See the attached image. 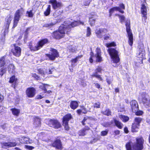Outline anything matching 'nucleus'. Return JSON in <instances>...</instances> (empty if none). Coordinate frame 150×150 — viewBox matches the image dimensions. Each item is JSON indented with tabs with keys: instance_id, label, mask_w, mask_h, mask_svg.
I'll return each mask as SVG.
<instances>
[{
	"instance_id": "61",
	"label": "nucleus",
	"mask_w": 150,
	"mask_h": 150,
	"mask_svg": "<svg viewBox=\"0 0 150 150\" xmlns=\"http://www.w3.org/2000/svg\"><path fill=\"white\" fill-rule=\"evenodd\" d=\"M69 51L70 52H74L76 51V50L75 47H70L69 49Z\"/></svg>"
},
{
	"instance_id": "6",
	"label": "nucleus",
	"mask_w": 150,
	"mask_h": 150,
	"mask_svg": "<svg viewBox=\"0 0 150 150\" xmlns=\"http://www.w3.org/2000/svg\"><path fill=\"white\" fill-rule=\"evenodd\" d=\"M23 12L24 10L22 8L18 9L16 11L14 14L13 28H14L16 26L20 18L23 15Z\"/></svg>"
},
{
	"instance_id": "47",
	"label": "nucleus",
	"mask_w": 150,
	"mask_h": 150,
	"mask_svg": "<svg viewBox=\"0 0 150 150\" xmlns=\"http://www.w3.org/2000/svg\"><path fill=\"white\" fill-rule=\"evenodd\" d=\"M131 143L129 142L126 144V147L127 150H132L131 146Z\"/></svg>"
},
{
	"instance_id": "27",
	"label": "nucleus",
	"mask_w": 150,
	"mask_h": 150,
	"mask_svg": "<svg viewBox=\"0 0 150 150\" xmlns=\"http://www.w3.org/2000/svg\"><path fill=\"white\" fill-rule=\"evenodd\" d=\"M72 118V117L71 114H67L63 117V122H64L65 121L66 122H68Z\"/></svg>"
},
{
	"instance_id": "43",
	"label": "nucleus",
	"mask_w": 150,
	"mask_h": 150,
	"mask_svg": "<svg viewBox=\"0 0 150 150\" xmlns=\"http://www.w3.org/2000/svg\"><path fill=\"white\" fill-rule=\"evenodd\" d=\"M6 71V68H2L0 69V75L2 76Z\"/></svg>"
},
{
	"instance_id": "8",
	"label": "nucleus",
	"mask_w": 150,
	"mask_h": 150,
	"mask_svg": "<svg viewBox=\"0 0 150 150\" xmlns=\"http://www.w3.org/2000/svg\"><path fill=\"white\" fill-rule=\"evenodd\" d=\"M137 143L134 145L133 147L137 150H142L143 149V144L144 140L143 138L140 137L136 139Z\"/></svg>"
},
{
	"instance_id": "64",
	"label": "nucleus",
	"mask_w": 150,
	"mask_h": 150,
	"mask_svg": "<svg viewBox=\"0 0 150 150\" xmlns=\"http://www.w3.org/2000/svg\"><path fill=\"white\" fill-rule=\"evenodd\" d=\"M98 140V139L97 138H94L92 140H91L90 143L91 144L94 143L95 142H96Z\"/></svg>"
},
{
	"instance_id": "24",
	"label": "nucleus",
	"mask_w": 150,
	"mask_h": 150,
	"mask_svg": "<svg viewBox=\"0 0 150 150\" xmlns=\"http://www.w3.org/2000/svg\"><path fill=\"white\" fill-rule=\"evenodd\" d=\"M118 11L120 13H124V11L121 10L119 7H113L110 9L109 11V16H111L112 14L115 11Z\"/></svg>"
},
{
	"instance_id": "28",
	"label": "nucleus",
	"mask_w": 150,
	"mask_h": 150,
	"mask_svg": "<svg viewBox=\"0 0 150 150\" xmlns=\"http://www.w3.org/2000/svg\"><path fill=\"white\" fill-rule=\"evenodd\" d=\"M13 114L16 116H18L20 112V110L19 109H17L15 108H12L11 109Z\"/></svg>"
},
{
	"instance_id": "46",
	"label": "nucleus",
	"mask_w": 150,
	"mask_h": 150,
	"mask_svg": "<svg viewBox=\"0 0 150 150\" xmlns=\"http://www.w3.org/2000/svg\"><path fill=\"white\" fill-rule=\"evenodd\" d=\"M26 16L29 17H32L33 16L32 10H31L30 11H27Z\"/></svg>"
},
{
	"instance_id": "54",
	"label": "nucleus",
	"mask_w": 150,
	"mask_h": 150,
	"mask_svg": "<svg viewBox=\"0 0 150 150\" xmlns=\"http://www.w3.org/2000/svg\"><path fill=\"white\" fill-rule=\"evenodd\" d=\"M91 2V0H85L84 1L83 4L85 6H88L89 4Z\"/></svg>"
},
{
	"instance_id": "51",
	"label": "nucleus",
	"mask_w": 150,
	"mask_h": 150,
	"mask_svg": "<svg viewBox=\"0 0 150 150\" xmlns=\"http://www.w3.org/2000/svg\"><path fill=\"white\" fill-rule=\"evenodd\" d=\"M112 81V79L110 77H108L106 79L107 82L108 84H110L111 83Z\"/></svg>"
},
{
	"instance_id": "37",
	"label": "nucleus",
	"mask_w": 150,
	"mask_h": 150,
	"mask_svg": "<svg viewBox=\"0 0 150 150\" xmlns=\"http://www.w3.org/2000/svg\"><path fill=\"white\" fill-rule=\"evenodd\" d=\"M49 86V85L46 84L42 83L40 85L39 88L44 91V93H46V92L47 91L46 88V86Z\"/></svg>"
},
{
	"instance_id": "23",
	"label": "nucleus",
	"mask_w": 150,
	"mask_h": 150,
	"mask_svg": "<svg viewBox=\"0 0 150 150\" xmlns=\"http://www.w3.org/2000/svg\"><path fill=\"white\" fill-rule=\"evenodd\" d=\"M33 125L35 127H40L41 125V120L38 117H35L34 118Z\"/></svg>"
},
{
	"instance_id": "34",
	"label": "nucleus",
	"mask_w": 150,
	"mask_h": 150,
	"mask_svg": "<svg viewBox=\"0 0 150 150\" xmlns=\"http://www.w3.org/2000/svg\"><path fill=\"white\" fill-rule=\"evenodd\" d=\"M48 41L47 39H44L40 40L38 43V46L37 47H42L45 44L47 43Z\"/></svg>"
},
{
	"instance_id": "4",
	"label": "nucleus",
	"mask_w": 150,
	"mask_h": 150,
	"mask_svg": "<svg viewBox=\"0 0 150 150\" xmlns=\"http://www.w3.org/2000/svg\"><path fill=\"white\" fill-rule=\"evenodd\" d=\"M139 99L145 106H148L150 104V99L149 95L146 93H140Z\"/></svg>"
},
{
	"instance_id": "48",
	"label": "nucleus",
	"mask_w": 150,
	"mask_h": 150,
	"mask_svg": "<svg viewBox=\"0 0 150 150\" xmlns=\"http://www.w3.org/2000/svg\"><path fill=\"white\" fill-rule=\"evenodd\" d=\"M116 15L118 16H119L121 23H122L123 22L125 21V17L124 16H121L119 14H116Z\"/></svg>"
},
{
	"instance_id": "11",
	"label": "nucleus",
	"mask_w": 150,
	"mask_h": 150,
	"mask_svg": "<svg viewBox=\"0 0 150 150\" xmlns=\"http://www.w3.org/2000/svg\"><path fill=\"white\" fill-rule=\"evenodd\" d=\"M48 125L55 129H58L61 127L59 123L57 120H49Z\"/></svg>"
},
{
	"instance_id": "57",
	"label": "nucleus",
	"mask_w": 150,
	"mask_h": 150,
	"mask_svg": "<svg viewBox=\"0 0 150 150\" xmlns=\"http://www.w3.org/2000/svg\"><path fill=\"white\" fill-rule=\"evenodd\" d=\"M90 118V117H84L83 119V121H82V123L83 125H85L84 122L88 119H89Z\"/></svg>"
},
{
	"instance_id": "18",
	"label": "nucleus",
	"mask_w": 150,
	"mask_h": 150,
	"mask_svg": "<svg viewBox=\"0 0 150 150\" xmlns=\"http://www.w3.org/2000/svg\"><path fill=\"white\" fill-rule=\"evenodd\" d=\"M12 17L10 15L7 16L5 19V25L6 29H8L9 25L12 19Z\"/></svg>"
},
{
	"instance_id": "35",
	"label": "nucleus",
	"mask_w": 150,
	"mask_h": 150,
	"mask_svg": "<svg viewBox=\"0 0 150 150\" xmlns=\"http://www.w3.org/2000/svg\"><path fill=\"white\" fill-rule=\"evenodd\" d=\"M5 56L1 57L0 59V67H1L5 65L6 63L5 61Z\"/></svg>"
},
{
	"instance_id": "31",
	"label": "nucleus",
	"mask_w": 150,
	"mask_h": 150,
	"mask_svg": "<svg viewBox=\"0 0 150 150\" xmlns=\"http://www.w3.org/2000/svg\"><path fill=\"white\" fill-rule=\"evenodd\" d=\"M119 117L124 122H126L129 120V117H128L121 115H119Z\"/></svg>"
},
{
	"instance_id": "52",
	"label": "nucleus",
	"mask_w": 150,
	"mask_h": 150,
	"mask_svg": "<svg viewBox=\"0 0 150 150\" xmlns=\"http://www.w3.org/2000/svg\"><path fill=\"white\" fill-rule=\"evenodd\" d=\"M93 107L94 108H99L100 107V103L99 102L96 103L94 104Z\"/></svg>"
},
{
	"instance_id": "26",
	"label": "nucleus",
	"mask_w": 150,
	"mask_h": 150,
	"mask_svg": "<svg viewBox=\"0 0 150 150\" xmlns=\"http://www.w3.org/2000/svg\"><path fill=\"white\" fill-rule=\"evenodd\" d=\"M78 103L77 102L75 101H72L70 103V106L72 109L75 110L78 106Z\"/></svg>"
},
{
	"instance_id": "42",
	"label": "nucleus",
	"mask_w": 150,
	"mask_h": 150,
	"mask_svg": "<svg viewBox=\"0 0 150 150\" xmlns=\"http://www.w3.org/2000/svg\"><path fill=\"white\" fill-rule=\"evenodd\" d=\"M116 46V43L114 42L106 44V47H115Z\"/></svg>"
},
{
	"instance_id": "1",
	"label": "nucleus",
	"mask_w": 150,
	"mask_h": 150,
	"mask_svg": "<svg viewBox=\"0 0 150 150\" xmlns=\"http://www.w3.org/2000/svg\"><path fill=\"white\" fill-rule=\"evenodd\" d=\"M66 27H67L66 25H61L59 27L58 31L53 32L52 35V36L57 39H59L63 38L64 36L65 31L67 32Z\"/></svg>"
},
{
	"instance_id": "63",
	"label": "nucleus",
	"mask_w": 150,
	"mask_h": 150,
	"mask_svg": "<svg viewBox=\"0 0 150 150\" xmlns=\"http://www.w3.org/2000/svg\"><path fill=\"white\" fill-rule=\"evenodd\" d=\"M32 76L35 78L37 80H39L40 79V77L36 74H33Z\"/></svg>"
},
{
	"instance_id": "55",
	"label": "nucleus",
	"mask_w": 150,
	"mask_h": 150,
	"mask_svg": "<svg viewBox=\"0 0 150 150\" xmlns=\"http://www.w3.org/2000/svg\"><path fill=\"white\" fill-rule=\"evenodd\" d=\"M91 35V30L89 27H88L87 29V33L86 35L87 36H89Z\"/></svg>"
},
{
	"instance_id": "44",
	"label": "nucleus",
	"mask_w": 150,
	"mask_h": 150,
	"mask_svg": "<svg viewBox=\"0 0 150 150\" xmlns=\"http://www.w3.org/2000/svg\"><path fill=\"white\" fill-rule=\"evenodd\" d=\"M54 69L53 67H52L50 68L49 69L46 70V73L47 74H50L52 73V72L54 71Z\"/></svg>"
},
{
	"instance_id": "10",
	"label": "nucleus",
	"mask_w": 150,
	"mask_h": 150,
	"mask_svg": "<svg viewBox=\"0 0 150 150\" xmlns=\"http://www.w3.org/2000/svg\"><path fill=\"white\" fill-rule=\"evenodd\" d=\"M108 32V30L105 28H98L95 31V33L97 37L100 38H102L104 34Z\"/></svg>"
},
{
	"instance_id": "3",
	"label": "nucleus",
	"mask_w": 150,
	"mask_h": 150,
	"mask_svg": "<svg viewBox=\"0 0 150 150\" xmlns=\"http://www.w3.org/2000/svg\"><path fill=\"white\" fill-rule=\"evenodd\" d=\"M96 54L95 56L92 52L91 53V57L89 59V61L91 63L93 62V59H95L97 62H100L102 61V58L101 56V51L99 48L97 47L96 50Z\"/></svg>"
},
{
	"instance_id": "50",
	"label": "nucleus",
	"mask_w": 150,
	"mask_h": 150,
	"mask_svg": "<svg viewBox=\"0 0 150 150\" xmlns=\"http://www.w3.org/2000/svg\"><path fill=\"white\" fill-rule=\"evenodd\" d=\"M54 25V24L52 23H46L43 26L44 27H51L53 26Z\"/></svg>"
},
{
	"instance_id": "2",
	"label": "nucleus",
	"mask_w": 150,
	"mask_h": 150,
	"mask_svg": "<svg viewBox=\"0 0 150 150\" xmlns=\"http://www.w3.org/2000/svg\"><path fill=\"white\" fill-rule=\"evenodd\" d=\"M108 51L112 61L114 63H118L120 60L118 52L114 48L111 47L109 48Z\"/></svg>"
},
{
	"instance_id": "49",
	"label": "nucleus",
	"mask_w": 150,
	"mask_h": 150,
	"mask_svg": "<svg viewBox=\"0 0 150 150\" xmlns=\"http://www.w3.org/2000/svg\"><path fill=\"white\" fill-rule=\"evenodd\" d=\"M63 125L64 126L65 129L66 130H68L69 129V127L68 125V122L65 121L64 122H63Z\"/></svg>"
},
{
	"instance_id": "13",
	"label": "nucleus",
	"mask_w": 150,
	"mask_h": 150,
	"mask_svg": "<svg viewBox=\"0 0 150 150\" xmlns=\"http://www.w3.org/2000/svg\"><path fill=\"white\" fill-rule=\"evenodd\" d=\"M36 90L33 87L28 88L26 91V93L27 96L29 98L33 97L35 94Z\"/></svg>"
},
{
	"instance_id": "25",
	"label": "nucleus",
	"mask_w": 150,
	"mask_h": 150,
	"mask_svg": "<svg viewBox=\"0 0 150 150\" xmlns=\"http://www.w3.org/2000/svg\"><path fill=\"white\" fill-rule=\"evenodd\" d=\"M141 11L142 14L143 15V18L145 20L146 18V6L144 4H142L141 7Z\"/></svg>"
},
{
	"instance_id": "36",
	"label": "nucleus",
	"mask_w": 150,
	"mask_h": 150,
	"mask_svg": "<svg viewBox=\"0 0 150 150\" xmlns=\"http://www.w3.org/2000/svg\"><path fill=\"white\" fill-rule=\"evenodd\" d=\"M89 129V128L88 127L86 129H84L80 130L79 132V135L80 136H84L86 134V130Z\"/></svg>"
},
{
	"instance_id": "40",
	"label": "nucleus",
	"mask_w": 150,
	"mask_h": 150,
	"mask_svg": "<svg viewBox=\"0 0 150 150\" xmlns=\"http://www.w3.org/2000/svg\"><path fill=\"white\" fill-rule=\"evenodd\" d=\"M17 80V79L16 78L15 76H13L10 78L9 82L11 83H15L16 82Z\"/></svg>"
},
{
	"instance_id": "7",
	"label": "nucleus",
	"mask_w": 150,
	"mask_h": 150,
	"mask_svg": "<svg viewBox=\"0 0 150 150\" xmlns=\"http://www.w3.org/2000/svg\"><path fill=\"white\" fill-rule=\"evenodd\" d=\"M126 31L128 38V43L130 46H132L133 43V36L130 29L129 25L127 23L126 24Z\"/></svg>"
},
{
	"instance_id": "32",
	"label": "nucleus",
	"mask_w": 150,
	"mask_h": 150,
	"mask_svg": "<svg viewBox=\"0 0 150 150\" xmlns=\"http://www.w3.org/2000/svg\"><path fill=\"white\" fill-rule=\"evenodd\" d=\"M82 57V55L78 56L75 59H73L71 60V65L72 66H74V64L76 63L78 60L81 58Z\"/></svg>"
},
{
	"instance_id": "33",
	"label": "nucleus",
	"mask_w": 150,
	"mask_h": 150,
	"mask_svg": "<svg viewBox=\"0 0 150 150\" xmlns=\"http://www.w3.org/2000/svg\"><path fill=\"white\" fill-rule=\"evenodd\" d=\"M114 122L117 127L119 129H121L122 128L123 125L121 122L116 119L114 120Z\"/></svg>"
},
{
	"instance_id": "29",
	"label": "nucleus",
	"mask_w": 150,
	"mask_h": 150,
	"mask_svg": "<svg viewBox=\"0 0 150 150\" xmlns=\"http://www.w3.org/2000/svg\"><path fill=\"white\" fill-rule=\"evenodd\" d=\"M140 125H139L136 123H134L132 126V132H137L139 129Z\"/></svg>"
},
{
	"instance_id": "14",
	"label": "nucleus",
	"mask_w": 150,
	"mask_h": 150,
	"mask_svg": "<svg viewBox=\"0 0 150 150\" xmlns=\"http://www.w3.org/2000/svg\"><path fill=\"white\" fill-rule=\"evenodd\" d=\"M131 110L133 112H136L138 110V105L135 100H132L130 103Z\"/></svg>"
},
{
	"instance_id": "59",
	"label": "nucleus",
	"mask_w": 150,
	"mask_h": 150,
	"mask_svg": "<svg viewBox=\"0 0 150 150\" xmlns=\"http://www.w3.org/2000/svg\"><path fill=\"white\" fill-rule=\"evenodd\" d=\"M25 147L26 149L29 150H31L34 148V147L32 146H29L26 145L25 146Z\"/></svg>"
},
{
	"instance_id": "58",
	"label": "nucleus",
	"mask_w": 150,
	"mask_h": 150,
	"mask_svg": "<svg viewBox=\"0 0 150 150\" xmlns=\"http://www.w3.org/2000/svg\"><path fill=\"white\" fill-rule=\"evenodd\" d=\"M134 112L135 113L136 115H141L143 114V112L142 111L140 110L138 111V110H137L136 112Z\"/></svg>"
},
{
	"instance_id": "53",
	"label": "nucleus",
	"mask_w": 150,
	"mask_h": 150,
	"mask_svg": "<svg viewBox=\"0 0 150 150\" xmlns=\"http://www.w3.org/2000/svg\"><path fill=\"white\" fill-rule=\"evenodd\" d=\"M108 132V131H103L101 132V135L102 136H104L106 135L107 134Z\"/></svg>"
},
{
	"instance_id": "9",
	"label": "nucleus",
	"mask_w": 150,
	"mask_h": 150,
	"mask_svg": "<svg viewBox=\"0 0 150 150\" xmlns=\"http://www.w3.org/2000/svg\"><path fill=\"white\" fill-rule=\"evenodd\" d=\"M67 22V21H66L64 23L65 24L63 25H67V27H66V28L67 30V32L70 31L72 27L77 26L80 24H83V22L79 21H75L71 23L70 24H66V23Z\"/></svg>"
},
{
	"instance_id": "15",
	"label": "nucleus",
	"mask_w": 150,
	"mask_h": 150,
	"mask_svg": "<svg viewBox=\"0 0 150 150\" xmlns=\"http://www.w3.org/2000/svg\"><path fill=\"white\" fill-rule=\"evenodd\" d=\"M52 146L55 147L57 149L61 150L62 149V146L61 141L57 139L52 144Z\"/></svg>"
},
{
	"instance_id": "21",
	"label": "nucleus",
	"mask_w": 150,
	"mask_h": 150,
	"mask_svg": "<svg viewBox=\"0 0 150 150\" xmlns=\"http://www.w3.org/2000/svg\"><path fill=\"white\" fill-rule=\"evenodd\" d=\"M20 142L21 143H30L31 141L27 137H23L20 138H18Z\"/></svg>"
},
{
	"instance_id": "19",
	"label": "nucleus",
	"mask_w": 150,
	"mask_h": 150,
	"mask_svg": "<svg viewBox=\"0 0 150 150\" xmlns=\"http://www.w3.org/2000/svg\"><path fill=\"white\" fill-rule=\"evenodd\" d=\"M21 50L20 47H14L12 49V52L14 55L19 57L21 55Z\"/></svg>"
},
{
	"instance_id": "22",
	"label": "nucleus",
	"mask_w": 150,
	"mask_h": 150,
	"mask_svg": "<svg viewBox=\"0 0 150 150\" xmlns=\"http://www.w3.org/2000/svg\"><path fill=\"white\" fill-rule=\"evenodd\" d=\"M145 53L144 50L141 48H139L137 52V56L138 58H142V60L143 56L145 55Z\"/></svg>"
},
{
	"instance_id": "41",
	"label": "nucleus",
	"mask_w": 150,
	"mask_h": 150,
	"mask_svg": "<svg viewBox=\"0 0 150 150\" xmlns=\"http://www.w3.org/2000/svg\"><path fill=\"white\" fill-rule=\"evenodd\" d=\"M142 120V119L139 117H137L135 118L134 121V123H136V124L140 125V123H141Z\"/></svg>"
},
{
	"instance_id": "39",
	"label": "nucleus",
	"mask_w": 150,
	"mask_h": 150,
	"mask_svg": "<svg viewBox=\"0 0 150 150\" xmlns=\"http://www.w3.org/2000/svg\"><path fill=\"white\" fill-rule=\"evenodd\" d=\"M50 9L51 6L50 5H49L47 9L44 13V14L45 16H47L49 15L50 13Z\"/></svg>"
},
{
	"instance_id": "12",
	"label": "nucleus",
	"mask_w": 150,
	"mask_h": 150,
	"mask_svg": "<svg viewBox=\"0 0 150 150\" xmlns=\"http://www.w3.org/2000/svg\"><path fill=\"white\" fill-rule=\"evenodd\" d=\"M50 2L52 4L53 8L55 10L60 9L62 6V4L57 1V0H50Z\"/></svg>"
},
{
	"instance_id": "60",
	"label": "nucleus",
	"mask_w": 150,
	"mask_h": 150,
	"mask_svg": "<svg viewBox=\"0 0 150 150\" xmlns=\"http://www.w3.org/2000/svg\"><path fill=\"white\" fill-rule=\"evenodd\" d=\"M39 47H30V49L32 51L34 52L39 50Z\"/></svg>"
},
{
	"instance_id": "62",
	"label": "nucleus",
	"mask_w": 150,
	"mask_h": 150,
	"mask_svg": "<svg viewBox=\"0 0 150 150\" xmlns=\"http://www.w3.org/2000/svg\"><path fill=\"white\" fill-rule=\"evenodd\" d=\"M119 7L121 10H122L121 9H125V6L123 4H120L119 5V7Z\"/></svg>"
},
{
	"instance_id": "30",
	"label": "nucleus",
	"mask_w": 150,
	"mask_h": 150,
	"mask_svg": "<svg viewBox=\"0 0 150 150\" xmlns=\"http://www.w3.org/2000/svg\"><path fill=\"white\" fill-rule=\"evenodd\" d=\"M14 66L13 64L9 65L8 67V71L10 74H13L14 71Z\"/></svg>"
},
{
	"instance_id": "45",
	"label": "nucleus",
	"mask_w": 150,
	"mask_h": 150,
	"mask_svg": "<svg viewBox=\"0 0 150 150\" xmlns=\"http://www.w3.org/2000/svg\"><path fill=\"white\" fill-rule=\"evenodd\" d=\"M38 71L39 74L42 75L45 74L46 73V71L45 69H39L38 70Z\"/></svg>"
},
{
	"instance_id": "16",
	"label": "nucleus",
	"mask_w": 150,
	"mask_h": 150,
	"mask_svg": "<svg viewBox=\"0 0 150 150\" xmlns=\"http://www.w3.org/2000/svg\"><path fill=\"white\" fill-rule=\"evenodd\" d=\"M97 17V15L94 13H91L89 15V21L91 26H93L95 24Z\"/></svg>"
},
{
	"instance_id": "56",
	"label": "nucleus",
	"mask_w": 150,
	"mask_h": 150,
	"mask_svg": "<svg viewBox=\"0 0 150 150\" xmlns=\"http://www.w3.org/2000/svg\"><path fill=\"white\" fill-rule=\"evenodd\" d=\"M81 109L82 111V112L84 114H86L87 113V111L86 110V108L84 107L83 106H81Z\"/></svg>"
},
{
	"instance_id": "38",
	"label": "nucleus",
	"mask_w": 150,
	"mask_h": 150,
	"mask_svg": "<svg viewBox=\"0 0 150 150\" xmlns=\"http://www.w3.org/2000/svg\"><path fill=\"white\" fill-rule=\"evenodd\" d=\"M102 113L104 115L109 116L111 115V111L109 109H107L106 110L102 112Z\"/></svg>"
},
{
	"instance_id": "5",
	"label": "nucleus",
	"mask_w": 150,
	"mask_h": 150,
	"mask_svg": "<svg viewBox=\"0 0 150 150\" xmlns=\"http://www.w3.org/2000/svg\"><path fill=\"white\" fill-rule=\"evenodd\" d=\"M51 52L49 54H46L45 57V59H49L51 60H53L56 58L59 57L58 52L57 51L53 48H51Z\"/></svg>"
},
{
	"instance_id": "17",
	"label": "nucleus",
	"mask_w": 150,
	"mask_h": 150,
	"mask_svg": "<svg viewBox=\"0 0 150 150\" xmlns=\"http://www.w3.org/2000/svg\"><path fill=\"white\" fill-rule=\"evenodd\" d=\"M102 68L100 67H98L96 69L95 73H93L92 75V76L95 77L101 81L102 80V79L99 75L97 74L98 72H100L102 70Z\"/></svg>"
},
{
	"instance_id": "20",
	"label": "nucleus",
	"mask_w": 150,
	"mask_h": 150,
	"mask_svg": "<svg viewBox=\"0 0 150 150\" xmlns=\"http://www.w3.org/2000/svg\"><path fill=\"white\" fill-rule=\"evenodd\" d=\"M16 143L15 142H10L4 143L2 145V147L7 148L9 147H13L16 145Z\"/></svg>"
}]
</instances>
